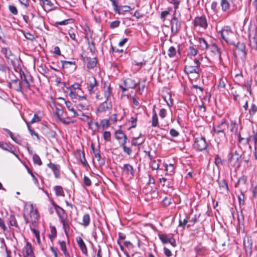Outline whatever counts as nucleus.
Listing matches in <instances>:
<instances>
[{"mask_svg": "<svg viewBox=\"0 0 257 257\" xmlns=\"http://www.w3.org/2000/svg\"><path fill=\"white\" fill-rule=\"evenodd\" d=\"M109 120L106 119H102L100 121V124L103 128H107L109 125Z\"/></svg>", "mask_w": 257, "mask_h": 257, "instance_id": "69168bd1", "label": "nucleus"}, {"mask_svg": "<svg viewBox=\"0 0 257 257\" xmlns=\"http://www.w3.org/2000/svg\"><path fill=\"white\" fill-rule=\"evenodd\" d=\"M198 51L193 47H189L188 48V55L195 56L197 54Z\"/></svg>", "mask_w": 257, "mask_h": 257, "instance_id": "49530a36", "label": "nucleus"}, {"mask_svg": "<svg viewBox=\"0 0 257 257\" xmlns=\"http://www.w3.org/2000/svg\"><path fill=\"white\" fill-rule=\"evenodd\" d=\"M51 234L49 235V238L52 241V240L55 238L57 235V230L55 227H53L51 228Z\"/></svg>", "mask_w": 257, "mask_h": 257, "instance_id": "4d7b16f0", "label": "nucleus"}, {"mask_svg": "<svg viewBox=\"0 0 257 257\" xmlns=\"http://www.w3.org/2000/svg\"><path fill=\"white\" fill-rule=\"evenodd\" d=\"M219 33L221 38L227 43H229L230 36L233 34L232 31L230 29H223Z\"/></svg>", "mask_w": 257, "mask_h": 257, "instance_id": "aec40b11", "label": "nucleus"}, {"mask_svg": "<svg viewBox=\"0 0 257 257\" xmlns=\"http://www.w3.org/2000/svg\"><path fill=\"white\" fill-rule=\"evenodd\" d=\"M8 86L9 88H12L17 92H22L23 89L21 82L18 78L11 80L9 83Z\"/></svg>", "mask_w": 257, "mask_h": 257, "instance_id": "ddd939ff", "label": "nucleus"}, {"mask_svg": "<svg viewBox=\"0 0 257 257\" xmlns=\"http://www.w3.org/2000/svg\"><path fill=\"white\" fill-rule=\"evenodd\" d=\"M207 49H208L213 55L216 56L217 57L220 63L222 62V58L221 57V52L220 49L217 46V45L215 43H211L209 45Z\"/></svg>", "mask_w": 257, "mask_h": 257, "instance_id": "9b49d317", "label": "nucleus"}, {"mask_svg": "<svg viewBox=\"0 0 257 257\" xmlns=\"http://www.w3.org/2000/svg\"><path fill=\"white\" fill-rule=\"evenodd\" d=\"M159 236L160 239L163 243H167L170 241V238H169L168 235L165 234H159Z\"/></svg>", "mask_w": 257, "mask_h": 257, "instance_id": "c03bdc74", "label": "nucleus"}, {"mask_svg": "<svg viewBox=\"0 0 257 257\" xmlns=\"http://www.w3.org/2000/svg\"><path fill=\"white\" fill-rule=\"evenodd\" d=\"M35 27L38 29L42 25L44 24V20L42 17L38 16L36 17L35 18Z\"/></svg>", "mask_w": 257, "mask_h": 257, "instance_id": "e433bc0d", "label": "nucleus"}, {"mask_svg": "<svg viewBox=\"0 0 257 257\" xmlns=\"http://www.w3.org/2000/svg\"><path fill=\"white\" fill-rule=\"evenodd\" d=\"M56 195L57 196H64V192L63 190L62 187L60 186H56L54 187Z\"/></svg>", "mask_w": 257, "mask_h": 257, "instance_id": "4c0bfd02", "label": "nucleus"}, {"mask_svg": "<svg viewBox=\"0 0 257 257\" xmlns=\"http://www.w3.org/2000/svg\"><path fill=\"white\" fill-rule=\"evenodd\" d=\"M123 84L124 86H126L128 89H134L138 85V83L131 78L125 79L123 81Z\"/></svg>", "mask_w": 257, "mask_h": 257, "instance_id": "393cba45", "label": "nucleus"}, {"mask_svg": "<svg viewBox=\"0 0 257 257\" xmlns=\"http://www.w3.org/2000/svg\"><path fill=\"white\" fill-rule=\"evenodd\" d=\"M85 59L87 62V68L88 69H92L96 67L97 62L96 57H86L84 58V60Z\"/></svg>", "mask_w": 257, "mask_h": 257, "instance_id": "5701e85b", "label": "nucleus"}, {"mask_svg": "<svg viewBox=\"0 0 257 257\" xmlns=\"http://www.w3.org/2000/svg\"><path fill=\"white\" fill-rule=\"evenodd\" d=\"M112 3L114 12L116 14H120V11L119 9L118 0H109Z\"/></svg>", "mask_w": 257, "mask_h": 257, "instance_id": "c9c22d12", "label": "nucleus"}, {"mask_svg": "<svg viewBox=\"0 0 257 257\" xmlns=\"http://www.w3.org/2000/svg\"><path fill=\"white\" fill-rule=\"evenodd\" d=\"M139 91L140 94H142L146 87V79L144 80V82L143 83H139Z\"/></svg>", "mask_w": 257, "mask_h": 257, "instance_id": "680f3d73", "label": "nucleus"}, {"mask_svg": "<svg viewBox=\"0 0 257 257\" xmlns=\"http://www.w3.org/2000/svg\"><path fill=\"white\" fill-rule=\"evenodd\" d=\"M228 159L230 165L235 168H238L240 166L241 155L239 154L237 151L233 153H230Z\"/></svg>", "mask_w": 257, "mask_h": 257, "instance_id": "423d86ee", "label": "nucleus"}, {"mask_svg": "<svg viewBox=\"0 0 257 257\" xmlns=\"http://www.w3.org/2000/svg\"><path fill=\"white\" fill-rule=\"evenodd\" d=\"M112 108V104L110 101L106 99V100L101 103L97 109L98 112H102L107 109H110Z\"/></svg>", "mask_w": 257, "mask_h": 257, "instance_id": "f3484780", "label": "nucleus"}, {"mask_svg": "<svg viewBox=\"0 0 257 257\" xmlns=\"http://www.w3.org/2000/svg\"><path fill=\"white\" fill-rule=\"evenodd\" d=\"M176 49L174 46H171L168 49V55L170 58L174 57L176 54Z\"/></svg>", "mask_w": 257, "mask_h": 257, "instance_id": "79ce46f5", "label": "nucleus"}, {"mask_svg": "<svg viewBox=\"0 0 257 257\" xmlns=\"http://www.w3.org/2000/svg\"><path fill=\"white\" fill-rule=\"evenodd\" d=\"M228 127V124L224 119H222L221 121L216 124H214L213 126V133L225 132L226 130Z\"/></svg>", "mask_w": 257, "mask_h": 257, "instance_id": "1a4fd4ad", "label": "nucleus"}, {"mask_svg": "<svg viewBox=\"0 0 257 257\" xmlns=\"http://www.w3.org/2000/svg\"><path fill=\"white\" fill-rule=\"evenodd\" d=\"M80 85L78 83H75L73 85H72L70 87L69 89L72 90L74 91H81V89L80 88Z\"/></svg>", "mask_w": 257, "mask_h": 257, "instance_id": "6e6d98bb", "label": "nucleus"}, {"mask_svg": "<svg viewBox=\"0 0 257 257\" xmlns=\"http://www.w3.org/2000/svg\"><path fill=\"white\" fill-rule=\"evenodd\" d=\"M188 222V217L187 216L182 219L180 217L179 220V226L182 227L183 229L185 228V226L186 225Z\"/></svg>", "mask_w": 257, "mask_h": 257, "instance_id": "ea45409f", "label": "nucleus"}, {"mask_svg": "<svg viewBox=\"0 0 257 257\" xmlns=\"http://www.w3.org/2000/svg\"><path fill=\"white\" fill-rule=\"evenodd\" d=\"M69 96L71 97V98L76 102L77 100L78 101H82L83 100H86V98L84 95H78V91H74L72 90H70V92L69 94Z\"/></svg>", "mask_w": 257, "mask_h": 257, "instance_id": "6ab92c4d", "label": "nucleus"}, {"mask_svg": "<svg viewBox=\"0 0 257 257\" xmlns=\"http://www.w3.org/2000/svg\"><path fill=\"white\" fill-rule=\"evenodd\" d=\"M87 39L88 41V49L89 50L91 54L93 55L96 51L94 42L93 41L90 42L88 38H87Z\"/></svg>", "mask_w": 257, "mask_h": 257, "instance_id": "473e14b6", "label": "nucleus"}, {"mask_svg": "<svg viewBox=\"0 0 257 257\" xmlns=\"http://www.w3.org/2000/svg\"><path fill=\"white\" fill-rule=\"evenodd\" d=\"M250 138L252 140L254 143V150H256L257 148V131H252V135L250 136Z\"/></svg>", "mask_w": 257, "mask_h": 257, "instance_id": "37998d69", "label": "nucleus"}, {"mask_svg": "<svg viewBox=\"0 0 257 257\" xmlns=\"http://www.w3.org/2000/svg\"><path fill=\"white\" fill-rule=\"evenodd\" d=\"M0 148H1L2 149H3L4 150L8 151L10 152H11V153L14 154V153L13 151L12 148L11 147H10L7 143H0Z\"/></svg>", "mask_w": 257, "mask_h": 257, "instance_id": "a19ab883", "label": "nucleus"}, {"mask_svg": "<svg viewBox=\"0 0 257 257\" xmlns=\"http://www.w3.org/2000/svg\"><path fill=\"white\" fill-rule=\"evenodd\" d=\"M248 33L250 46L252 49L257 51L256 29L255 26H250Z\"/></svg>", "mask_w": 257, "mask_h": 257, "instance_id": "20e7f679", "label": "nucleus"}, {"mask_svg": "<svg viewBox=\"0 0 257 257\" xmlns=\"http://www.w3.org/2000/svg\"><path fill=\"white\" fill-rule=\"evenodd\" d=\"M165 170L167 172H169L170 175H171L172 173H173L174 165L172 164H170L169 165L166 164Z\"/></svg>", "mask_w": 257, "mask_h": 257, "instance_id": "603ef678", "label": "nucleus"}, {"mask_svg": "<svg viewBox=\"0 0 257 257\" xmlns=\"http://www.w3.org/2000/svg\"><path fill=\"white\" fill-rule=\"evenodd\" d=\"M20 77L22 82V85L23 89H29L31 86L30 83L28 79L27 76L21 69L20 72Z\"/></svg>", "mask_w": 257, "mask_h": 257, "instance_id": "2eb2a0df", "label": "nucleus"}, {"mask_svg": "<svg viewBox=\"0 0 257 257\" xmlns=\"http://www.w3.org/2000/svg\"><path fill=\"white\" fill-rule=\"evenodd\" d=\"M257 112V106L252 103L248 109V113L250 117H252Z\"/></svg>", "mask_w": 257, "mask_h": 257, "instance_id": "58836bf2", "label": "nucleus"}, {"mask_svg": "<svg viewBox=\"0 0 257 257\" xmlns=\"http://www.w3.org/2000/svg\"><path fill=\"white\" fill-rule=\"evenodd\" d=\"M245 46L243 43L238 42L236 45L234 51V57L241 60H244L246 58Z\"/></svg>", "mask_w": 257, "mask_h": 257, "instance_id": "39448f33", "label": "nucleus"}, {"mask_svg": "<svg viewBox=\"0 0 257 257\" xmlns=\"http://www.w3.org/2000/svg\"><path fill=\"white\" fill-rule=\"evenodd\" d=\"M158 117L157 114L155 110V108L153 109V116H152V125L153 127H156L158 126Z\"/></svg>", "mask_w": 257, "mask_h": 257, "instance_id": "c756f323", "label": "nucleus"}, {"mask_svg": "<svg viewBox=\"0 0 257 257\" xmlns=\"http://www.w3.org/2000/svg\"><path fill=\"white\" fill-rule=\"evenodd\" d=\"M40 5L45 9L47 8L49 9H51L53 6V4L49 0H39Z\"/></svg>", "mask_w": 257, "mask_h": 257, "instance_id": "cd10ccee", "label": "nucleus"}, {"mask_svg": "<svg viewBox=\"0 0 257 257\" xmlns=\"http://www.w3.org/2000/svg\"><path fill=\"white\" fill-rule=\"evenodd\" d=\"M193 63L194 64V66L185 65L184 66V71L187 74H195L198 76L200 71V66L201 63L198 59L195 58L193 60Z\"/></svg>", "mask_w": 257, "mask_h": 257, "instance_id": "7ed1b4c3", "label": "nucleus"}, {"mask_svg": "<svg viewBox=\"0 0 257 257\" xmlns=\"http://www.w3.org/2000/svg\"><path fill=\"white\" fill-rule=\"evenodd\" d=\"M121 171L122 175L130 176L131 178H133L135 176V170L130 164H124L121 168Z\"/></svg>", "mask_w": 257, "mask_h": 257, "instance_id": "9d476101", "label": "nucleus"}, {"mask_svg": "<svg viewBox=\"0 0 257 257\" xmlns=\"http://www.w3.org/2000/svg\"><path fill=\"white\" fill-rule=\"evenodd\" d=\"M79 156H80V161L81 162V163L84 166H88V164L85 158L84 157V152L79 153Z\"/></svg>", "mask_w": 257, "mask_h": 257, "instance_id": "8fccbe9b", "label": "nucleus"}, {"mask_svg": "<svg viewBox=\"0 0 257 257\" xmlns=\"http://www.w3.org/2000/svg\"><path fill=\"white\" fill-rule=\"evenodd\" d=\"M90 216L88 214H85L82 218V222L81 223L84 227H87L90 223Z\"/></svg>", "mask_w": 257, "mask_h": 257, "instance_id": "72a5a7b5", "label": "nucleus"}, {"mask_svg": "<svg viewBox=\"0 0 257 257\" xmlns=\"http://www.w3.org/2000/svg\"><path fill=\"white\" fill-rule=\"evenodd\" d=\"M112 94L111 89L110 88V85H107L105 83V86L104 87V95L105 98L108 100L109 98L110 97Z\"/></svg>", "mask_w": 257, "mask_h": 257, "instance_id": "bb28decb", "label": "nucleus"}, {"mask_svg": "<svg viewBox=\"0 0 257 257\" xmlns=\"http://www.w3.org/2000/svg\"><path fill=\"white\" fill-rule=\"evenodd\" d=\"M23 34L25 37L28 40L33 41L35 39L34 35L30 33V32H25L24 31Z\"/></svg>", "mask_w": 257, "mask_h": 257, "instance_id": "09e8293b", "label": "nucleus"}, {"mask_svg": "<svg viewBox=\"0 0 257 257\" xmlns=\"http://www.w3.org/2000/svg\"><path fill=\"white\" fill-rule=\"evenodd\" d=\"M47 166L52 170L56 178H59L60 177V166L59 165L49 163L47 164Z\"/></svg>", "mask_w": 257, "mask_h": 257, "instance_id": "a211bd4d", "label": "nucleus"}, {"mask_svg": "<svg viewBox=\"0 0 257 257\" xmlns=\"http://www.w3.org/2000/svg\"><path fill=\"white\" fill-rule=\"evenodd\" d=\"M220 5L223 12L234 11L240 7L239 4L236 0H220Z\"/></svg>", "mask_w": 257, "mask_h": 257, "instance_id": "f257e3e1", "label": "nucleus"}, {"mask_svg": "<svg viewBox=\"0 0 257 257\" xmlns=\"http://www.w3.org/2000/svg\"><path fill=\"white\" fill-rule=\"evenodd\" d=\"M120 146L122 147L123 151L124 153L127 154L128 155H130L132 153V149L126 147L125 144L120 145Z\"/></svg>", "mask_w": 257, "mask_h": 257, "instance_id": "5fc2aeb1", "label": "nucleus"}, {"mask_svg": "<svg viewBox=\"0 0 257 257\" xmlns=\"http://www.w3.org/2000/svg\"><path fill=\"white\" fill-rule=\"evenodd\" d=\"M120 25V21L118 20H115L111 22L110 24V28L112 29L117 28Z\"/></svg>", "mask_w": 257, "mask_h": 257, "instance_id": "13d9d810", "label": "nucleus"}, {"mask_svg": "<svg viewBox=\"0 0 257 257\" xmlns=\"http://www.w3.org/2000/svg\"><path fill=\"white\" fill-rule=\"evenodd\" d=\"M23 253L24 257H32L33 251L32 248L31 243L27 242L26 245L23 249Z\"/></svg>", "mask_w": 257, "mask_h": 257, "instance_id": "dca6fc26", "label": "nucleus"}, {"mask_svg": "<svg viewBox=\"0 0 257 257\" xmlns=\"http://www.w3.org/2000/svg\"><path fill=\"white\" fill-rule=\"evenodd\" d=\"M41 120V117L39 116L37 114H34L33 118L31 120V121L29 122V124H33L36 122H39Z\"/></svg>", "mask_w": 257, "mask_h": 257, "instance_id": "052dcab7", "label": "nucleus"}, {"mask_svg": "<svg viewBox=\"0 0 257 257\" xmlns=\"http://www.w3.org/2000/svg\"><path fill=\"white\" fill-rule=\"evenodd\" d=\"M198 46L202 50L207 49L209 45L203 38H199L198 39Z\"/></svg>", "mask_w": 257, "mask_h": 257, "instance_id": "a878e982", "label": "nucleus"}, {"mask_svg": "<svg viewBox=\"0 0 257 257\" xmlns=\"http://www.w3.org/2000/svg\"><path fill=\"white\" fill-rule=\"evenodd\" d=\"M218 184L221 189L226 192L229 191L228 184L225 179L218 181Z\"/></svg>", "mask_w": 257, "mask_h": 257, "instance_id": "7c9ffc66", "label": "nucleus"}, {"mask_svg": "<svg viewBox=\"0 0 257 257\" xmlns=\"http://www.w3.org/2000/svg\"><path fill=\"white\" fill-rule=\"evenodd\" d=\"M214 163L217 167H219L220 165H222V160L219 155H217L216 156Z\"/></svg>", "mask_w": 257, "mask_h": 257, "instance_id": "774afa93", "label": "nucleus"}, {"mask_svg": "<svg viewBox=\"0 0 257 257\" xmlns=\"http://www.w3.org/2000/svg\"><path fill=\"white\" fill-rule=\"evenodd\" d=\"M60 221L62 224L63 228L65 233H67V232L70 228L69 222L67 217H66V218H63V219H61Z\"/></svg>", "mask_w": 257, "mask_h": 257, "instance_id": "c85d7f7f", "label": "nucleus"}, {"mask_svg": "<svg viewBox=\"0 0 257 257\" xmlns=\"http://www.w3.org/2000/svg\"><path fill=\"white\" fill-rule=\"evenodd\" d=\"M171 36H175L180 31L181 28V22L176 16H174L170 22Z\"/></svg>", "mask_w": 257, "mask_h": 257, "instance_id": "0eeeda50", "label": "nucleus"}, {"mask_svg": "<svg viewBox=\"0 0 257 257\" xmlns=\"http://www.w3.org/2000/svg\"><path fill=\"white\" fill-rule=\"evenodd\" d=\"M76 241L82 253L85 254L86 255H87V249L85 245V243H84V241L81 238V237H77Z\"/></svg>", "mask_w": 257, "mask_h": 257, "instance_id": "b1692460", "label": "nucleus"}, {"mask_svg": "<svg viewBox=\"0 0 257 257\" xmlns=\"http://www.w3.org/2000/svg\"><path fill=\"white\" fill-rule=\"evenodd\" d=\"M213 135L215 138V141L218 144L222 143L226 140L225 132L213 133Z\"/></svg>", "mask_w": 257, "mask_h": 257, "instance_id": "4be33fe9", "label": "nucleus"}, {"mask_svg": "<svg viewBox=\"0 0 257 257\" xmlns=\"http://www.w3.org/2000/svg\"><path fill=\"white\" fill-rule=\"evenodd\" d=\"M98 85L96 78L94 76H91L88 78V81L87 83V88L89 94H92L95 92V88Z\"/></svg>", "mask_w": 257, "mask_h": 257, "instance_id": "f8f14e48", "label": "nucleus"}, {"mask_svg": "<svg viewBox=\"0 0 257 257\" xmlns=\"http://www.w3.org/2000/svg\"><path fill=\"white\" fill-rule=\"evenodd\" d=\"M33 159L34 163L35 164H36L38 165L39 166H41L42 164L41 160L40 157L38 155H37L36 154H34L33 157Z\"/></svg>", "mask_w": 257, "mask_h": 257, "instance_id": "de8ad7c7", "label": "nucleus"}, {"mask_svg": "<svg viewBox=\"0 0 257 257\" xmlns=\"http://www.w3.org/2000/svg\"><path fill=\"white\" fill-rule=\"evenodd\" d=\"M110 133L109 132L105 131L103 133V137L104 140H105L106 141H110Z\"/></svg>", "mask_w": 257, "mask_h": 257, "instance_id": "338daca9", "label": "nucleus"}, {"mask_svg": "<svg viewBox=\"0 0 257 257\" xmlns=\"http://www.w3.org/2000/svg\"><path fill=\"white\" fill-rule=\"evenodd\" d=\"M53 205L60 220L67 217V213L62 208L55 203L53 204Z\"/></svg>", "mask_w": 257, "mask_h": 257, "instance_id": "412c9836", "label": "nucleus"}, {"mask_svg": "<svg viewBox=\"0 0 257 257\" xmlns=\"http://www.w3.org/2000/svg\"><path fill=\"white\" fill-rule=\"evenodd\" d=\"M124 134L121 130H117L115 133V138L119 142V143H121L123 137H124Z\"/></svg>", "mask_w": 257, "mask_h": 257, "instance_id": "2f4dec72", "label": "nucleus"}, {"mask_svg": "<svg viewBox=\"0 0 257 257\" xmlns=\"http://www.w3.org/2000/svg\"><path fill=\"white\" fill-rule=\"evenodd\" d=\"M194 25L196 26H198L204 29H206L208 25L205 16H202L201 17L195 18L194 20Z\"/></svg>", "mask_w": 257, "mask_h": 257, "instance_id": "4468645a", "label": "nucleus"}, {"mask_svg": "<svg viewBox=\"0 0 257 257\" xmlns=\"http://www.w3.org/2000/svg\"><path fill=\"white\" fill-rule=\"evenodd\" d=\"M61 63L62 64V67L63 68H67L68 65H75V61H61Z\"/></svg>", "mask_w": 257, "mask_h": 257, "instance_id": "3c124183", "label": "nucleus"}, {"mask_svg": "<svg viewBox=\"0 0 257 257\" xmlns=\"http://www.w3.org/2000/svg\"><path fill=\"white\" fill-rule=\"evenodd\" d=\"M30 216L31 218V221L32 222H35L39 217V215L38 214V211L37 209L33 210V208L32 209L30 213Z\"/></svg>", "mask_w": 257, "mask_h": 257, "instance_id": "f704fd0d", "label": "nucleus"}, {"mask_svg": "<svg viewBox=\"0 0 257 257\" xmlns=\"http://www.w3.org/2000/svg\"><path fill=\"white\" fill-rule=\"evenodd\" d=\"M9 221L11 225L17 227L18 226L15 216L11 215L9 218Z\"/></svg>", "mask_w": 257, "mask_h": 257, "instance_id": "a18cd8bd", "label": "nucleus"}, {"mask_svg": "<svg viewBox=\"0 0 257 257\" xmlns=\"http://www.w3.org/2000/svg\"><path fill=\"white\" fill-rule=\"evenodd\" d=\"M14 142L18 144H21L22 143L21 138L20 135H18L16 136H13L11 138Z\"/></svg>", "mask_w": 257, "mask_h": 257, "instance_id": "0e129e2a", "label": "nucleus"}, {"mask_svg": "<svg viewBox=\"0 0 257 257\" xmlns=\"http://www.w3.org/2000/svg\"><path fill=\"white\" fill-rule=\"evenodd\" d=\"M208 145L205 138L200 136L194 138L193 148L197 152H201L206 150Z\"/></svg>", "mask_w": 257, "mask_h": 257, "instance_id": "f03ea898", "label": "nucleus"}, {"mask_svg": "<svg viewBox=\"0 0 257 257\" xmlns=\"http://www.w3.org/2000/svg\"><path fill=\"white\" fill-rule=\"evenodd\" d=\"M9 9L11 13L13 15H17L18 14L17 9L15 6L10 5L9 6Z\"/></svg>", "mask_w": 257, "mask_h": 257, "instance_id": "e2e57ef3", "label": "nucleus"}, {"mask_svg": "<svg viewBox=\"0 0 257 257\" xmlns=\"http://www.w3.org/2000/svg\"><path fill=\"white\" fill-rule=\"evenodd\" d=\"M139 138V137H137V138H134L132 141V144L133 145L135 146H139V145H141V144H142L144 141H143L142 142H139L138 141V139Z\"/></svg>", "mask_w": 257, "mask_h": 257, "instance_id": "bf43d9fd", "label": "nucleus"}, {"mask_svg": "<svg viewBox=\"0 0 257 257\" xmlns=\"http://www.w3.org/2000/svg\"><path fill=\"white\" fill-rule=\"evenodd\" d=\"M130 122L131 123V126L130 127V129L136 127L137 126V117H131Z\"/></svg>", "mask_w": 257, "mask_h": 257, "instance_id": "864d4df0", "label": "nucleus"}, {"mask_svg": "<svg viewBox=\"0 0 257 257\" xmlns=\"http://www.w3.org/2000/svg\"><path fill=\"white\" fill-rule=\"evenodd\" d=\"M250 139H251L250 136L248 138H245L242 137L240 134L238 135L237 145L243 152H245L247 148H250V146L249 144Z\"/></svg>", "mask_w": 257, "mask_h": 257, "instance_id": "6e6552de", "label": "nucleus"}]
</instances>
